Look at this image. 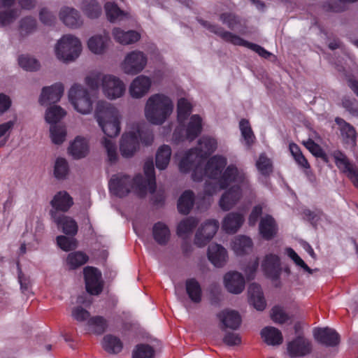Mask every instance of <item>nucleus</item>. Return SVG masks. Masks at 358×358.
Wrapping results in <instances>:
<instances>
[{"label":"nucleus","instance_id":"nucleus-1","mask_svg":"<svg viewBox=\"0 0 358 358\" xmlns=\"http://www.w3.org/2000/svg\"><path fill=\"white\" fill-rule=\"evenodd\" d=\"M222 196L219 204L223 210H229L232 208L240 200L242 196V189H250L249 179L243 170L238 169L234 164H229L218 178L220 189H227Z\"/></svg>","mask_w":358,"mask_h":358},{"label":"nucleus","instance_id":"nucleus-2","mask_svg":"<svg viewBox=\"0 0 358 358\" xmlns=\"http://www.w3.org/2000/svg\"><path fill=\"white\" fill-rule=\"evenodd\" d=\"M94 116L103 132L110 138L117 136L120 132V121L118 110L106 101L96 103Z\"/></svg>","mask_w":358,"mask_h":358},{"label":"nucleus","instance_id":"nucleus-3","mask_svg":"<svg viewBox=\"0 0 358 358\" xmlns=\"http://www.w3.org/2000/svg\"><path fill=\"white\" fill-rule=\"evenodd\" d=\"M171 99L163 94H155L149 97L145 107L147 120L153 124H162L173 111Z\"/></svg>","mask_w":358,"mask_h":358},{"label":"nucleus","instance_id":"nucleus-4","mask_svg":"<svg viewBox=\"0 0 358 358\" xmlns=\"http://www.w3.org/2000/svg\"><path fill=\"white\" fill-rule=\"evenodd\" d=\"M201 23L206 28H207L210 32L215 34L219 36L222 40L227 43H230L234 45H239L246 47L256 53H257L260 57L264 59H268L272 54L264 49L263 47L250 43L248 41L244 40L240 36L230 32L228 31H225L223 27L217 25L213 24L207 21L201 20Z\"/></svg>","mask_w":358,"mask_h":358},{"label":"nucleus","instance_id":"nucleus-5","mask_svg":"<svg viewBox=\"0 0 358 358\" xmlns=\"http://www.w3.org/2000/svg\"><path fill=\"white\" fill-rule=\"evenodd\" d=\"M81 50L80 40L70 34L63 36L55 47L57 59L64 62L75 60L80 55Z\"/></svg>","mask_w":358,"mask_h":358},{"label":"nucleus","instance_id":"nucleus-6","mask_svg":"<svg viewBox=\"0 0 358 358\" xmlns=\"http://www.w3.org/2000/svg\"><path fill=\"white\" fill-rule=\"evenodd\" d=\"M196 150H187L180 159L178 166L180 172L187 173L192 171V178L194 181H201L206 173V166H203V159L194 153Z\"/></svg>","mask_w":358,"mask_h":358},{"label":"nucleus","instance_id":"nucleus-7","mask_svg":"<svg viewBox=\"0 0 358 358\" xmlns=\"http://www.w3.org/2000/svg\"><path fill=\"white\" fill-rule=\"evenodd\" d=\"M69 99L78 112L88 114L92 110V101L89 92L82 85H73L69 90Z\"/></svg>","mask_w":358,"mask_h":358},{"label":"nucleus","instance_id":"nucleus-8","mask_svg":"<svg viewBox=\"0 0 358 358\" xmlns=\"http://www.w3.org/2000/svg\"><path fill=\"white\" fill-rule=\"evenodd\" d=\"M331 156L339 171L345 174L354 186L358 188V169L350 162L346 155L339 150L333 151Z\"/></svg>","mask_w":358,"mask_h":358},{"label":"nucleus","instance_id":"nucleus-9","mask_svg":"<svg viewBox=\"0 0 358 358\" xmlns=\"http://www.w3.org/2000/svg\"><path fill=\"white\" fill-rule=\"evenodd\" d=\"M86 291L91 295H99L103 291L101 273L93 266H87L83 271Z\"/></svg>","mask_w":358,"mask_h":358},{"label":"nucleus","instance_id":"nucleus-10","mask_svg":"<svg viewBox=\"0 0 358 358\" xmlns=\"http://www.w3.org/2000/svg\"><path fill=\"white\" fill-rule=\"evenodd\" d=\"M147 57L141 51H132L129 53L122 64V69L127 74L136 75L146 66Z\"/></svg>","mask_w":358,"mask_h":358},{"label":"nucleus","instance_id":"nucleus-11","mask_svg":"<svg viewBox=\"0 0 358 358\" xmlns=\"http://www.w3.org/2000/svg\"><path fill=\"white\" fill-rule=\"evenodd\" d=\"M102 89L104 94L110 99L121 97L125 92V85L118 78L113 75L102 77Z\"/></svg>","mask_w":358,"mask_h":358},{"label":"nucleus","instance_id":"nucleus-12","mask_svg":"<svg viewBox=\"0 0 358 358\" xmlns=\"http://www.w3.org/2000/svg\"><path fill=\"white\" fill-rule=\"evenodd\" d=\"M219 228V222L215 220H209L204 222L197 230L194 238V244L199 247L206 245L213 238Z\"/></svg>","mask_w":358,"mask_h":358},{"label":"nucleus","instance_id":"nucleus-13","mask_svg":"<svg viewBox=\"0 0 358 358\" xmlns=\"http://www.w3.org/2000/svg\"><path fill=\"white\" fill-rule=\"evenodd\" d=\"M131 179L127 175H113L108 182L110 192L116 196L122 198L131 191Z\"/></svg>","mask_w":358,"mask_h":358},{"label":"nucleus","instance_id":"nucleus-14","mask_svg":"<svg viewBox=\"0 0 358 358\" xmlns=\"http://www.w3.org/2000/svg\"><path fill=\"white\" fill-rule=\"evenodd\" d=\"M313 336L319 343L327 347H336L340 343V335L334 329L317 327L313 329Z\"/></svg>","mask_w":358,"mask_h":358},{"label":"nucleus","instance_id":"nucleus-15","mask_svg":"<svg viewBox=\"0 0 358 358\" xmlns=\"http://www.w3.org/2000/svg\"><path fill=\"white\" fill-rule=\"evenodd\" d=\"M287 352L291 357H304L312 351L311 342L303 336H297L287 344Z\"/></svg>","mask_w":358,"mask_h":358},{"label":"nucleus","instance_id":"nucleus-16","mask_svg":"<svg viewBox=\"0 0 358 358\" xmlns=\"http://www.w3.org/2000/svg\"><path fill=\"white\" fill-rule=\"evenodd\" d=\"M262 268L264 275L272 280L280 278L282 268L280 259L277 255H266L262 263Z\"/></svg>","mask_w":358,"mask_h":358},{"label":"nucleus","instance_id":"nucleus-17","mask_svg":"<svg viewBox=\"0 0 358 358\" xmlns=\"http://www.w3.org/2000/svg\"><path fill=\"white\" fill-rule=\"evenodd\" d=\"M64 93V86L60 83H57L49 87L42 89L39 98L41 105H47L58 102Z\"/></svg>","mask_w":358,"mask_h":358},{"label":"nucleus","instance_id":"nucleus-18","mask_svg":"<svg viewBox=\"0 0 358 358\" xmlns=\"http://www.w3.org/2000/svg\"><path fill=\"white\" fill-rule=\"evenodd\" d=\"M227 164L225 157L216 155L211 157L206 162V173L210 179H218Z\"/></svg>","mask_w":358,"mask_h":358},{"label":"nucleus","instance_id":"nucleus-19","mask_svg":"<svg viewBox=\"0 0 358 358\" xmlns=\"http://www.w3.org/2000/svg\"><path fill=\"white\" fill-rule=\"evenodd\" d=\"M224 283L227 291L232 294H240L245 288L244 277L238 271L227 273L224 276Z\"/></svg>","mask_w":358,"mask_h":358},{"label":"nucleus","instance_id":"nucleus-20","mask_svg":"<svg viewBox=\"0 0 358 358\" xmlns=\"http://www.w3.org/2000/svg\"><path fill=\"white\" fill-rule=\"evenodd\" d=\"M50 215L58 228L61 229L64 234L72 236L77 234L78 224L73 218L64 215H58L57 212L54 210L50 211Z\"/></svg>","mask_w":358,"mask_h":358},{"label":"nucleus","instance_id":"nucleus-21","mask_svg":"<svg viewBox=\"0 0 358 358\" xmlns=\"http://www.w3.org/2000/svg\"><path fill=\"white\" fill-rule=\"evenodd\" d=\"M151 85L152 81L149 77L143 75L138 76L131 82L129 94L133 98H141L149 92Z\"/></svg>","mask_w":358,"mask_h":358},{"label":"nucleus","instance_id":"nucleus-22","mask_svg":"<svg viewBox=\"0 0 358 358\" xmlns=\"http://www.w3.org/2000/svg\"><path fill=\"white\" fill-rule=\"evenodd\" d=\"M278 227L275 219L270 215L261 218L259 224V233L263 239L272 240L278 234Z\"/></svg>","mask_w":358,"mask_h":358},{"label":"nucleus","instance_id":"nucleus-23","mask_svg":"<svg viewBox=\"0 0 358 358\" xmlns=\"http://www.w3.org/2000/svg\"><path fill=\"white\" fill-rule=\"evenodd\" d=\"M139 148V141L134 132L124 133L121 138L120 150L124 157L133 156Z\"/></svg>","mask_w":358,"mask_h":358},{"label":"nucleus","instance_id":"nucleus-24","mask_svg":"<svg viewBox=\"0 0 358 358\" xmlns=\"http://www.w3.org/2000/svg\"><path fill=\"white\" fill-rule=\"evenodd\" d=\"M224 328L236 330L241 324V317L238 311L224 309L217 314Z\"/></svg>","mask_w":358,"mask_h":358},{"label":"nucleus","instance_id":"nucleus-25","mask_svg":"<svg viewBox=\"0 0 358 358\" xmlns=\"http://www.w3.org/2000/svg\"><path fill=\"white\" fill-rule=\"evenodd\" d=\"M217 148V141L214 138L202 136L198 141V145L190 150H196L195 154L201 159H206Z\"/></svg>","mask_w":358,"mask_h":358},{"label":"nucleus","instance_id":"nucleus-26","mask_svg":"<svg viewBox=\"0 0 358 358\" xmlns=\"http://www.w3.org/2000/svg\"><path fill=\"white\" fill-rule=\"evenodd\" d=\"M244 220V217L241 213H229L223 220L222 229L227 234H234L241 228Z\"/></svg>","mask_w":358,"mask_h":358},{"label":"nucleus","instance_id":"nucleus-27","mask_svg":"<svg viewBox=\"0 0 358 358\" xmlns=\"http://www.w3.org/2000/svg\"><path fill=\"white\" fill-rule=\"evenodd\" d=\"M208 257L215 266L222 267L227 261V252L221 245L213 243L208 246Z\"/></svg>","mask_w":358,"mask_h":358},{"label":"nucleus","instance_id":"nucleus-28","mask_svg":"<svg viewBox=\"0 0 358 358\" xmlns=\"http://www.w3.org/2000/svg\"><path fill=\"white\" fill-rule=\"evenodd\" d=\"M59 18L66 26L71 28H77L83 23L79 12L73 8H62L59 12Z\"/></svg>","mask_w":358,"mask_h":358},{"label":"nucleus","instance_id":"nucleus-29","mask_svg":"<svg viewBox=\"0 0 358 358\" xmlns=\"http://www.w3.org/2000/svg\"><path fill=\"white\" fill-rule=\"evenodd\" d=\"M249 301L257 310H264L266 303L262 288L257 283H252L248 287Z\"/></svg>","mask_w":358,"mask_h":358},{"label":"nucleus","instance_id":"nucleus-30","mask_svg":"<svg viewBox=\"0 0 358 358\" xmlns=\"http://www.w3.org/2000/svg\"><path fill=\"white\" fill-rule=\"evenodd\" d=\"M52 207L57 211L67 212L73 205V198L66 191L57 192L50 201Z\"/></svg>","mask_w":358,"mask_h":358},{"label":"nucleus","instance_id":"nucleus-31","mask_svg":"<svg viewBox=\"0 0 358 358\" xmlns=\"http://www.w3.org/2000/svg\"><path fill=\"white\" fill-rule=\"evenodd\" d=\"M115 40L122 45H129L137 42L141 35L136 31H124L120 28L115 27L112 31Z\"/></svg>","mask_w":358,"mask_h":358},{"label":"nucleus","instance_id":"nucleus-32","mask_svg":"<svg viewBox=\"0 0 358 358\" xmlns=\"http://www.w3.org/2000/svg\"><path fill=\"white\" fill-rule=\"evenodd\" d=\"M69 154L76 159L84 158L89 152L88 143L85 138L77 136L69 148Z\"/></svg>","mask_w":358,"mask_h":358},{"label":"nucleus","instance_id":"nucleus-33","mask_svg":"<svg viewBox=\"0 0 358 358\" xmlns=\"http://www.w3.org/2000/svg\"><path fill=\"white\" fill-rule=\"evenodd\" d=\"M154 240L160 245H166L171 238L169 227L162 222H156L152 227Z\"/></svg>","mask_w":358,"mask_h":358},{"label":"nucleus","instance_id":"nucleus-34","mask_svg":"<svg viewBox=\"0 0 358 358\" xmlns=\"http://www.w3.org/2000/svg\"><path fill=\"white\" fill-rule=\"evenodd\" d=\"M261 336L264 342L269 345H278L282 343L281 331L273 327H266L261 331Z\"/></svg>","mask_w":358,"mask_h":358},{"label":"nucleus","instance_id":"nucleus-35","mask_svg":"<svg viewBox=\"0 0 358 358\" xmlns=\"http://www.w3.org/2000/svg\"><path fill=\"white\" fill-rule=\"evenodd\" d=\"M202 131V119L199 115H192L186 127V139L194 140Z\"/></svg>","mask_w":358,"mask_h":358},{"label":"nucleus","instance_id":"nucleus-36","mask_svg":"<svg viewBox=\"0 0 358 358\" xmlns=\"http://www.w3.org/2000/svg\"><path fill=\"white\" fill-rule=\"evenodd\" d=\"M185 289L189 298L192 302L199 303L201 301V287L195 278H189L185 281Z\"/></svg>","mask_w":358,"mask_h":358},{"label":"nucleus","instance_id":"nucleus-37","mask_svg":"<svg viewBox=\"0 0 358 358\" xmlns=\"http://www.w3.org/2000/svg\"><path fill=\"white\" fill-rule=\"evenodd\" d=\"M194 202V194L191 190H185L179 197L178 201V212L183 215H187L192 210Z\"/></svg>","mask_w":358,"mask_h":358},{"label":"nucleus","instance_id":"nucleus-38","mask_svg":"<svg viewBox=\"0 0 358 358\" xmlns=\"http://www.w3.org/2000/svg\"><path fill=\"white\" fill-rule=\"evenodd\" d=\"M192 111L191 103L185 98H180L177 104V120L179 125L184 127L185 121Z\"/></svg>","mask_w":358,"mask_h":358},{"label":"nucleus","instance_id":"nucleus-39","mask_svg":"<svg viewBox=\"0 0 358 358\" xmlns=\"http://www.w3.org/2000/svg\"><path fill=\"white\" fill-rule=\"evenodd\" d=\"M136 135L139 143H141L145 145L152 144L154 140V136L152 130L145 123H138L136 124L134 131H131Z\"/></svg>","mask_w":358,"mask_h":358},{"label":"nucleus","instance_id":"nucleus-40","mask_svg":"<svg viewBox=\"0 0 358 358\" xmlns=\"http://www.w3.org/2000/svg\"><path fill=\"white\" fill-rule=\"evenodd\" d=\"M252 241L245 236L236 237L233 241L232 248L237 255H243L252 250Z\"/></svg>","mask_w":358,"mask_h":358},{"label":"nucleus","instance_id":"nucleus-41","mask_svg":"<svg viewBox=\"0 0 358 358\" xmlns=\"http://www.w3.org/2000/svg\"><path fill=\"white\" fill-rule=\"evenodd\" d=\"M171 156V149L168 145H161L156 153L155 165L160 170L165 169L169 164Z\"/></svg>","mask_w":358,"mask_h":358},{"label":"nucleus","instance_id":"nucleus-42","mask_svg":"<svg viewBox=\"0 0 358 358\" xmlns=\"http://www.w3.org/2000/svg\"><path fill=\"white\" fill-rule=\"evenodd\" d=\"M109 40L110 38L107 36L96 35L89 39L87 45L93 53L102 54L105 51Z\"/></svg>","mask_w":358,"mask_h":358},{"label":"nucleus","instance_id":"nucleus-43","mask_svg":"<svg viewBox=\"0 0 358 358\" xmlns=\"http://www.w3.org/2000/svg\"><path fill=\"white\" fill-rule=\"evenodd\" d=\"M102 346L107 352L117 354L122 351L123 343L117 336L108 334L103 338Z\"/></svg>","mask_w":358,"mask_h":358},{"label":"nucleus","instance_id":"nucleus-44","mask_svg":"<svg viewBox=\"0 0 358 358\" xmlns=\"http://www.w3.org/2000/svg\"><path fill=\"white\" fill-rule=\"evenodd\" d=\"M89 329L96 335L103 334L108 327V321L103 316H93L87 320Z\"/></svg>","mask_w":358,"mask_h":358},{"label":"nucleus","instance_id":"nucleus-45","mask_svg":"<svg viewBox=\"0 0 358 358\" xmlns=\"http://www.w3.org/2000/svg\"><path fill=\"white\" fill-rule=\"evenodd\" d=\"M89 257L83 252H70L66 258V264L71 270L76 269L87 262Z\"/></svg>","mask_w":358,"mask_h":358},{"label":"nucleus","instance_id":"nucleus-46","mask_svg":"<svg viewBox=\"0 0 358 358\" xmlns=\"http://www.w3.org/2000/svg\"><path fill=\"white\" fill-rule=\"evenodd\" d=\"M107 19L110 22L116 20H121L127 17L128 13L121 10L118 6L113 2H106L104 6Z\"/></svg>","mask_w":358,"mask_h":358},{"label":"nucleus","instance_id":"nucleus-47","mask_svg":"<svg viewBox=\"0 0 358 358\" xmlns=\"http://www.w3.org/2000/svg\"><path fill=\"white\" fill-rule=\"evenodd\" d=\"M83 13L90 18H98L101 14V6L96 0H83L82 5Z\"/></svg>","mask_w":358,"mask_h":358},{"label":"nucleus","instance_id":"nucleus-48","mask_svg":"<svg viewBox=\"0 0 358 358\" xmlns=\"http://www.w3.org/2000/svg\"><path fill=\"white\" fill-rule=\"evenodd\" d=\"M199 221L193 217H187L181 220L177 227V234L178 236H183L191 234L198 225Z\"/></svg>","mask_w":358,"mask_h":358},{"label":"nucleus","instance_id":"nucleus-49","mask_svg":"<svg viewBox=\"0 0 358 358\" xmlns=\"http://www.w3.org/2000/svg\"><path fill=\"white\" fill-rule=\"evenodd\" d=\"M66 115V111L59 106L49 107L45 113V120L51 125L56 124Z\"/></svg>","mask_w":358,"mask_h":358},{"label":"nucleus","instance_id":"nucleus-50","mask_svg":"<svg viewBox=\"0 0 358 358\" xmlns=\"http://www.w3.org/2000/svg\"><path fill=\"white\" fill-rule=\"evenodd\" d=\"M256 167L259 172L265 177H268L273 171V163L265 153L260 154L256 162Z\"/></svg>","mask_w":358,"mask_h":358},{"label":"nucleus","instance_id":"nucleus-51","mask_svg":"<svg viewBox=\"0 0 358 358\" xmlns=\"http://www.w3.org/2000/svg\"><path fill=\"white\" fill-rule=\"evenodd\" d=\"M149 187L148 179H145L141 174H138L131 180V189L135 190L137 195L143 198L146 195L147 187Z\"/></svg>","mask_w":358,"mask_h":358},{"label":"nucleus","instance_id":"nucleus-52","mask_svg":"<svg viewBox=\"0 0 358 358\" xmlns=\"http://www.w3.org/2000/svg\"><path fill=\"white\" fill-rule=\"evenodd\" d=\"M239 127L245 144L248 147H250L255 142V136L249 121L246 119H242L239 122Z\"/></svg>","mask_w":358,"mask_h":358},{"label":"nucleus","instance_id":"nucleus-53","mask_svg":"<svg viewBox=\"0 0 358 358\" xmlns=\"http://www.w3.org/2000/svg\"><path fill=\"white\" fill-rule=\"evenodd\" d=\"M155 349L148 344H138L132 352L133 358H154Z\"/></svg>","mask_w":358,"mask_h":358},{"label":"nucleus","instance_id":"nucleus-54","mask_svg":"<svg viewBox=\"0 0 358 358\" xmlns=\"http://www.w3.org/2000/svg\"><path fill=\"white\" fill-rule=\"evenodd\" d=\"M69 167L67 161L62 157H58L55 163L54 176L57 179H64L69 174Z\"/></svg>","mask_w":358,"mask_h":358},{"label":"nucleus","instance_id":"nucleus-55","mask_svg":"<svg viewBox=\"0 0 358 358\" xmlns=\"http://www.w3.org/2000/svg\"><path fill=\"white\" fill-rule=\"evenodd\" d=\"M144 173L148 179L149 191L153 194L156 190L155 172L152 161H147L144 164Z\"/></svg>","mask_w":358,"mask_h":358},{"label":"nucleus","instance_id":"nucleus-56","mask_svg":"<svg viewBox=\"0 0 358 358\" xmlns=\"http://www.w3.org/2000/svg\"><path fill=\"white\" fill-rule=\"evenodd\" d=\"M220 20L231 30L236 29L241 24V17L232 13H222Z\"/></svg>","mask_w":358,"mask_h":358},{"label":"nucleus","instance_id":"nucleus-57","mask_svg":"<svg viewBox=\"0 0 358 358\" xmlns=\"http://www.w3.org/2000/svg\"><path fill=\"white\" fill-rule=\"evenodd\" d=\"M50 132L53 143L60 145L64 141L66 132L64 127L57 124L50 125Z\"/></svg>","mask_w":358,"mask_h":358},{"label":"nucleus","instance_id":"nucleus-58","mask_svg":"<svg viewBox=\"0 0 358 358\" xmlns=\"http://www.w3.org/2000/svg\"><path fill=\"white\" fill-rule=\"evenodd\" d=\"M18 64L23 69L34 71L39 69L40 64L36 59L28 55H22L18 57Z\"/></svg>","mask_w":358,"mask_h":358},{"label":"nucleus","instance_id":"nucleus-59","mask_svg":"<svg viewBox=\"0 0 358 358\" xmlns=\"http://www.w3.org/2000/svg\"><path fill=\"white\" fill-rule=\"evenodd\" d=\"M336 122L339 124H341V122H343V124L341 127V133L343 136L348 141L355 143L357 134L355 128L341 118H336Z\"/></svg>","mask_w":358,"mask_h":358},{"label":"nucleus","instance_id":"nucleus-60","mask_svg":"<svg viewBox=\"0 0 358 358\" xmlns=\"http://www.w3.org/2000/svg\"><path fill=\"white\" fill-rule=\"evenodd\" d=\"M37 22L35 18L28 16L22 18L20 21V27L21 34L27 35L36 30Z\"/></svg>","mask_w":358,"mask_h":358},{"label":"nucleus","instance_id":"nucleus-61","mask_svg":"<svg viewBox=\"0 0 358 358\" xmlns=\"http://www.w3.org/2000/svg\"><path fill=\"white\" fill-rule=\"evenodd\" d=\"M303 215L315 228L317 227L319 221L324 215L323 211L318 208H316L315 210L304 209L303 211Z\"/></svg>","mask_w":358,"mask_h":358},{"label":"nucleus","instance_id":"nucleus-62","mask_svg":"<svg viewBox=\"0 0 358 358\" xmlns=\"http://www.w3.org/2000/svg\"><path fill=\"white\" fill-rule=\"evenodd\" d=\"M57 243L58 246L64 251H70L77 247V243L75 238L62 235L57 237Z\"/></svg>","mask_w":358,"mask_h":358},{"label":"nucleus","instance_id":"nucleus-63","mask_svg":"<svg viewBox=\"0 0 358 358\" xmlns=\"http://www.w3.org/2000/svg\"><path fill=\"white\" fill-rule=\"evenodd\" d=\"M102 144L107 152L108 159L110 163H115L117 160V153L115 144L110 139L104 138Z\"/></svg>","mask_w":358,"mask_h":358},{"label":"nucleus","instance_id":"nucleus-64","mask_svg":"<svg viewBox=\"0 0 358 358\" xmlns=\"http://www.w3.org/2000/svg\"><path fill=\"white\" fill-rule=\"evenodd\" d=\"M287 255L292 259L294 262L299 266L301 267L305 271L308 273H312V269L304 262V261L298 255V254L291 248L286 249Z\"/></svg>","mask_w":358,"mask_h":358}]
</instances>
